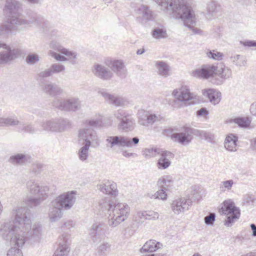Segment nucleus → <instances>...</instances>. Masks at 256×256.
Wrapping results in <instances>:
<instances>
[{
    "label": "nucleus",
    "mask_w": 256,
    "mask_h": 256,
    "mask_svg": "<svg viewBox=\"0 0 256 256\" xmlns=\"http://www.w3.org/2000/svg\"><path fill=\"white\" fill-rule=\"evenodd\" d=\"M12 214L14 220H6L0 224V236L18 246L11 248L7 256H23L20 248H22L26 242H38L42 237V226L37 223L32 226L30 210L26 206H17L13 210Z\"/></svg>",
    "instance_id": "f257e3e1"
},
{
    "label": "nucleus",
    "mask_w": 256,
    "mask_h": 256,
    "mask_svg": "<svg viewBox=\"0 0 256 256\" xmlns=\"http://www.w3.org/2000/svg\"><path fill=\"white\" fill-rule=\"evenodd\" d=\"M162 10L166 12L176 19H181L184 25L192 30L194 34H198L200 30L195 28L196 18L194 12L183 0H154Z\"/></svg>",
    "instance_id": "f03ea898"
},
{
    "label": "nucleus",
    "mask_w": 256,
    "mask_h": 256,
    "mask_svg": "<svg viewBox=\"0 0 256 256\" xmlns=\"http://www.w3.org/2000/svg\"><path fill=\"white\" fill-rule=\"evenodd\" d=\"M32 24L42 27L45 24L44 18L36 14L30 19L12 16L6 22L0 24V36L8 37L9 34L16 31L19 26H31Z\"/></svg>",
    "instance_id": "7ed1b4c3"
},
{
    "label": "nucleus",
    "mask_w": 256,
    "mask_h": 256,
    "mask_svg": "<svg viewBox=\"0 0 256 256\" xmlns=\"http://www.w3.org/2000/svg\"><path fill=\"white\" fill-rule=\"evenodd\" d=\"M26 188L30 194L36 196L30 197L26 200V204L32 208L40 206L48 196L49 187L40 184L34 180H28L26 183Z\"/></svg>",
    "instance_id": "20e7f679"
},
{
    "label": "nucleus",
    "mask_w": 256,
    "mask_h": 256,
    "mask_svg": "<svg viewBox=\"0 0 256 256\" xmlns=\"http://www.w3.org/2000/svg\"><path fill=\"white\" fill-rule=\"evenodd\" d=\"M79 141H82V146L78 151V158L86 161L88 157L90 147L92 144H98V138L95 130L90 128H80L78 130Z\"/></svg>",
    "instance_id": "39448f33"
},
{
    "label": "nucleus",
    "mask_w": 256,
    "mask_h": 256,
    "mask_svg": "<svg viewBox=\"0 0 256 256\" xmlns=\"http://www.w3.org/2000/svg\"><path fill=\"white\" fill-rule=\"evenodd\" d=\"M130 207L126 203L116 204L113 208L112 216L108 220L109 226L114 228L126 220L130 214Z\"/></svg>",
    "instance_id": "423d86ee"
},
{
    "label": "nucleus",
    "mask_w": 256,
    "mask_h": 256,
    "mask_svg": "<svg viewBox=\"0 0 256 256\" xmlns=\"http://www.w3.org/2000/svg\"><path fill=\"white\" fill-rule=\"evenodd\" d=\"M105 142L108 149H114L115 146L132 148L138 143L139 138L138 137L131 138L122 136H108Z\"/></svg>",
    "instance_id": "0eeeda50"
},
{
    "label": "nucleus",
    "mask_w": 256,
    "mask_h": 256,
    "mask_svg": "<svg viewBox=\"0 0 256 256\" xmlns=\"http://www.w3.org/2000/svg\"><path fill=\"white\" fill-rule=\"evenodd\" d=\"M52 106L62 111L76 112L80 108V101L78 98H56L52 102Z\"/></svg>",
    "instance_id": "6e6552de"
},
{
    "label": "nucleus",
    "mask_w": 256,
    "mask_h": 256,
    "mask_svg": "<svg viewBox=\"0 0 256 256\" xmlns=\"http://www.w3.org/2000/svg\"><path fill=\"white\" fill-rule=\"evenodd\" d=\"M223 206L220 210L222 214L227 215V218L225 220L224 224L230 226L234 220L239 218L240 216V209L234 206V202L230 199L224 200Z\"/></svg>",
    "instance_id": "1a4fd4ad"
},
{
    "label": "nucleus",
    "mask_w": 256,
    "mask_h": 256,
    "mask_svg": "<svg viewBox=\"0 0 256 256\" xmlns=\"http://www.w3.org/2000/svg\"><path fill=\"white\" fill-rule=\"evenodd\" d=\"M41 126L44 130L52 132H62L70 128V122L66 119L55 118L42 122Z\"/></svg>",
    "instance_id": "9d476101"
},
{
    "label": "nucleus",
    "mask_w": 256,
    "mask_h": 256,
    "mask_svg": "<svg viewBox=\"0 0 256 256\" xmlns=\"http://www.w3.org/2000/svg\"><path fill=\"white\" fill-rule=\"evenodd\" d=\"M193 135H194V128L184 126L178 132L172 134L170 138L174 142L186 146L191 142L193 139Z\"/></svg>",
    "instance_id": "9b49d317"
},
{
    "label": "nucleus",
    "mask_w": 256,
    "mask_h": 256,
    "mask_svg": "<svg viewBox=\"0 0 256 256\" xmlns=\"http://www.w3.org/2000/svg\"><path fill=\"white\" fill-rule=\"evenodd\" d=\"M76 191L74 190L64 192L54 200L52 204L58 206L62 210H68L76 202Z\"/></svg>",
    "instance_id": "f8f14e48"
},
{
    "label": "nucleus",
    "mask_w": 256,
    "mask_h": 256,
    "mask_svg": "<svg viewBox=\"0 0 256 256\" xmlns=\"http://www.w3.org/2000/svg\"><path fill=\"white\" fill-rule=\"evenodd\" d=\"M108 227L104 223L95 222L89 229V236L94 243H98L104 238Z\"/></svg>",
    "instance_id": "ddd939ff"
},
{
    "label": "nucleus",
    "mask_w": 256,
    "mask_h": 256,
    "mask_svg": "<svg viewBox=\"0 0 256 256\" xmlns=\"http://www.w3.org/2000/svg\"><path fill=\"white\" fill-rule=\"evenodd\" d=\"M0 52V64H7L20 56L22 54L20 49L12 48L10 46L6 45V48Z\"/></svg>",
    "instance_id": "4468645a"
},
{
    "label": "nucleus",
    "mask_w": 256,
    "mask_h": 256,
    "mask_svg": "<svg viewBox=\"0 0 256 256\" xmlns=\"http://www.w3.org/2000/svg\"><path fill=\"white\" fill-rule=\"evenodd\" d=\"M192 200L189 198H178L171 204V208L174 214H179L188 210L192 205Z\"/></svg>",
    "instance_id": "2eb2a0df"
},
{
    "label": "nucleus",
    "mask_w": 256,
    "mask_h": 256,
    "mask_svg": "<svg viewBox=\"0 0 256 256\" xmlns=\"http://www.w3.org/2000/svg\"><path fill=\"white\" fill-rule=\"evenodd\" d=\"M56 50L58 52L64 54L66 57L56 52H51V56L54 58L56 60L58 61L70 60L72 64H76L75 60L76 58V54L75 52L70 51L60 46H58Z\"/></svg>",
    "instance_id": "dca6fc26"
},
{
    "label": "nucleus",
    "mask_w": 256,
    "mask_h": 256,
    "mask_svg": "<svg viewBox=\"0 0 256 256\" xmlns=\"http://www.w3.org/2000/svg\"><path fill=\"white\" fill-rule=\"evenodd\" d=\"M172 95L178 101L186 102L194 98L195 96L190 92L186 86H182L180 88L173 90Z\"/></svg>",
    "instance_id": "f3484780"
},
{
    "label": "nucleus",
    "mask_w": 256,
    "mask_h": 256,
    "mask_svg": "<svg viewBox=\"0 0 256 256\" xmlns=\"http://www.w3.org/2000/svg\"><path fill=\"white\" fill-rule=\"evenodd\" d=\"M217 66L212 64H205L202 66L200 68L196 69L192 72V76L195 77L208 78L216 74Z\"/></svg>",
    "instance_id": "a211bd4d"
},
{
    "label": "nucleus",
    "mask_w": 256,
    "mask_h": 256,
    "mask_svg": "<svg viewBox=\"0 0 256 256\" xmlns=\"http://www.w3.org/2000/svg\"><path fill=\"white\" fill-rule=\"evenodd\" d=\"M158 155L160 158L156 163L158 168L160 170L166 169L170 166L171 160L174 158V154L162 149Z\"/></svg>",
    "instance_id": "6ab92c4d"
},
{
    "label": "nucleus",
    "mask_w": 256,
    "mask_h": 256,
    "mask_svg": "<svg viewBox=\"0 0 256 256\" xmlns=\"http://www.w3.org/2000/svg\"><path fill=\"white\" fill-rule=\"evenodd\" d=\"M106 64L118 76L122 78L126 76L127 70L122 60H110L108 61Z\"/></svg>",
    "instance_id": "aec40b11"
},
{
    "label": "nucleus",
    "mask_w": 256,
    "mask_h": 256,
    "mask_svg": "<svg viewBox=\"0 0 256 256\" xmlns=\"http://www.w3.org/2000/svg\"><path fill=\"white\" fill-rule=\"evenodd\" d=\"M98 93L110 104H113L116 106H122L126 103V100L124 98L114 94H111L104 89L100 90Z\"/></svg>",
    "instance_id": "412c9836"
},
{
    "label": "nucleus",
    "mask_w": 256,
    "mask_h": 256,
    "mask_svg": "<svg viewBox=\"0 0 256 256\" xmlns=\"http://www.w3.org/2000/svg\"><path fill=\"white\" fill-rule=\"evenodd\" d=\"M92 72L95 76L103 80H109L114 76V74L111 70L98 64L94 66Z\"/></svg>",
    "instance_id": "4be33fe9"
},
{
    "label": "nucleus",
    "mask_w": 256,
    "mask_h": 256,
    "mask_svg": "<svg viewBox=\"0 0 256 256\" xmlns=\"http://www.w3.org/2000/svg\"><path fill=\"white\" fill-rule=\"evenodd\" d=\"M216 74L219 76L220 78L216 79L213 77L211 82L216 85H220L223 83L224 80L231 76L232 71L230 68L225 66H221L220 67L217 66V70H216Z\"/></svg>",
    "instance_id": "5701e85b"
},
{
    "label": "nucleus",
    "mask_w": 256,
    "mask_h": 256,
    "mask_svg": "<svg viewBox=\"0 0 256 256\" xmlns=\"http://www.w3.org/2000/svg\"><path fill=\"white\" fill-rule=\"evenodd\" d=\"M70 251L68 238L66 234H62L60 238L58 247L54 256H68Z\"/></svg>",
    "instance_id": "b1692460"
},
{
    "label": "nucleus",
    "mask_w": 256,
    "mask_h": 256,
    "mask_svg": "<svg viewBox=\"0 0 256 256\" xmlns=\"http://www.w3.org/2000/svg\"><path fill=\"white\" fill-rule=\"evenodd\" d=\"M42 88L45 94L52 96L60 95L64 92L63 89L60 86L50 82L44 83Z\"/></svg>",
    "instance_id": "393cba45"
},
{
    "label": "nucleus",
    "mask_w": 256,
    "mask_h": 256,
    "mask_svg": "<svg viewBox=\"0 0 256 256\" xmlns=\"http://www.w3.org/2000/svg\"><path fill=\"white\" fill-rule=\"evenodd\" d=\"M138 114V122L142 126H146L148 124H152L158 120L156 114H150L148 112L143 110H139Z\"/></svg>",
    "instance_id": "a878e982"
},
{
    "label": "nucleus",
    "mask_w": 256,
    "mask_h": 256,
    "mask_svg": "<svg viewBox=\"0 0 256 256\" xmlns=\"http://www.w3.org/2000/svg\"><path fill=\"white\" fill-rule=\"evenodd\" d=\"M202 94L214 104H218L221 100V93L214 89L204 90Z\"/></svg>",
    "instance_id": "bb28decb"
},
{
    "label": "nucleus",
    "mask_w": 256,
    "mask_h": 256,
    "mask_svg": "<svg viewBox=\"0 0 256 256\" xmlns=\"http://www.w3.org/2000/svg\"><path fill=\"white\" fill-rule=\"evenodd\" d=\"M162 246V244L154 240L147 241L140 248V252H156Z\"/></svg>",
    "instance_id": "cd10ccee"
},
{
    "label": "nucleus",
    "mask_w": 256,
    "mask_h": 256,
    "mask_svg": "<svg viewBox=\"0 0 256 256\" xmlns=\"http://www.w3.org/2000/svg\"><path fill=\"white\" fill-rule=\"evenodd\" d=\"M158 75L164 78H167L171 75L170 67L165 62L158 61L156 64Z\"/></svg>",
    "instance_id": "c85d7f7f"
},
{
    "label": "nucleus",
    "mask_w": 256,
    "mask_h": 256,
    "mask_svg": "<svg viewBox=\"0 0 256 256\" xmlns=\"http://www.w3.org/2000/svg\"><path fill=\"white\" fill-rule=\"evenodd\" d=\"M21 6L20 3L16 0H6L4 10L10 14H16Z\"/></svg>",
    "instance_id": "c756f323"
},
{
    "label": "nucleus",
    "mask_w": 256,
    "mask_h": 256,
    "mask_svg": "<svg viewBox=\"0 0 256 256\" xmlns=\"http://www.w3.org/2000/svg\"><path fill=\"white\" fill-rule=\"evenodd\" d=\"M238 137L234 134H228L226 138L224 148L228 151L236 152V142Z\"/></svg>",
    "instance_id": "7c9ffc66"
},
{
    "label": "nucleus",
    "mask_w": 256,
    "mask_h": 256,
    "mask_svg": "<svg viewBox=\"0 0 256 256\" xmlns=\"http://www.w3.org/2000/svg\"><path fill=\"white\" fill-rule=\"evenodd\" d=\"M98 189L104 194L116 196L118 194V191L116 188L115 184H110L108 182L104 184L98 185Z\"/></svg>",
    "instance_id": "2f4dec72"
},
{
    "label": "nucleus",
    "mask_w": 256,
    "mask_h": 256,
    "mask_svg": "<svg viewBox=\"0 0 256 256\" xmlns=\"http://www.w3.org/2000/svg\"><path fill=\"white\" fill-rule=\"evenodd\" d=\"M51 204H52V202ZM62 210L60 207L52 204V207L50 208L48 212V217L51 222H56L62 217Z\"/></svg>",
    "instance_id": "473e14b6"
},
{
    "label": "nucleus",
    "mask_w": 256,
    "mask_h": 256,
    "mask_svg": "<svg viewBox=\"0 0 256 256\" xmlns=\"http://www.w3.org/2000/svg\"><path fill=\"white\" fill-rule=\"evenodd\" d=\"M172 178L170 176H164L159 178L158 184L160 188L168 190L172 186Z\"/></svg>",
    "instance_id": "72a5a7b5"
},
{
    "label": "nucleus",
    "mask_w": 256,
    "mask_h": 256,
    "mask_svg": "<svg viewBox=\"0 0 256 256\" xmlns=\"http://www.w3.org/2000/svg\"><path fill=\"white\" fill-rule=\"evenodd\" d=\"M134 124V122L130 116L123 120L120 122L118 127L120 130L128 131L133 129Z\"/></svg>",
    "instance_id": "f704fd0d"
},
{
    "label": "nucleus",
    "mask_w": 256,
    "mask_h": 256,
    "mask_svg": "<svg viewBox=\"0 0 256 256\" xmlns=\"http://www.w3.org/2000/svg\"><path fill=\"white\" fill-rule=\"evenodd\" d=\"M84 124L91 127V128H90L94 130L92 128H100L102 124V116H100L98 118L87 120L84 122Z\"/></svg>",
    "instance_id": "c9c22d12"
},
{
    "label": "nucleus",
    "mask_w": 256,
    "mask_h": 256,
    "mask_svg": "<svg viewBox=\"0 0 256 256\" xmlns=\"http://www.w3.org/2000/svg\"><path fill=\"white\" fill-rule=\"evenodd\" d=\"M28 155L18 154L11 156L9 158V162L14 164H22L28 160Z\"/></svg>",
    "instance_id": "e433bc0d"
},
{
    "label": "nucleus",
    "mask_w": 256,
    "mask_h": 256,
    "mask_svg": "<svg viewBox=\"0 0 256 256\" xmlns=\"http://www.w3.org/2000/svg\"><path fill=\"white\" fill-rule=\"evenodd\" d=\"M151 34L152 36L156 39L164 38L167 37L166 30L163 26L154 28Z\"/></svg>",
    "instance_id": "4c0bfd02"
},
{
    "label": "nucleus",
    "mask_w": 256,
    "mask_h": 256,
    "mask_svg": "<svg viewBox=\"0 0 256 256\" xmlns=\"http://www.w3.org/2000/svg\"><path fill=\"white\" fill-rule=\"evenodd\" d=\"M194 136L204 138L209 142L212 143L214 142V136L210 132L194 128Z\"/></svg>",
    "instance_id": "58836bf2"
},
{
    "label": "nucleus",
    "mask_w": 256,
    "mask_h": 256,
    "mask_svg": "<svg viewBox=\"0 0 256 256\" xmlns=\"http://www.w3.org/2000/svg\"><path fill=\"white\" fill-rule=\"evenodd\" d=\"M162 150L156 148H146L142 151V154L146 158H150L158 155Z\"/></svg>",
    "instance_id": "ea45409f"
},
{
    "label": "nucleus",
    "mask_w": 256,
    "mask_h": 256,
    "mask_svg": "<svg viewBox=\"0 0 256 256\" xmlns=\"http://www.w3.org/2000/svg\"><path fill=\"white\" fill-rule=\"evenodd\" d=\"M142 18L146 20H152L154 17L152 12L146 6L142 5L139 8Z\"/></svg>",
    "instance_id": "a19ab883"
},
{
    "label": "nucleus",
    "mask_w": 256,
    "mask_h": 256,
    "mask_svg": "<svg viewBox=\"0 0 256 256\" xmlns=\"http://www.w3.org/2000/svg\"><path fill=\"white\" fill-rule=\"evenodd\" d=\"M199 186H193L188 191V196L187 198H189L192 200V199L194 200H198L201 198Z\"/></svg>",
    "instance_id": "79ce46f5"
},
{
    "label": "nucleus",
    "mask_w": 256,
    "mask_h": 256,
    "mask_svg": "<svg viewBox=\"0 0 256 256\" xmlns=\"http://www.w3.org/2000/svg\"><path fill=\"white\" fill-rule=\"evenodd\" d=\"M0 124L1 126H14L19 124L20 122L16 118L8 117V118H1L0 117Z\"/></svg>",
    "instance_id": "37998d69"
},
{
    "label": "nucleus",
    "mask_w": 256,
    "mask_h": 256,
    "mask_svg": "<svg viewBox=\"0 0 256 256\" xmlns=\"http://www.w3.org/2000/svg\"><path fill=\"white\" fill-rule=\"evenodd\" d=\"M219 5L216 1L212 0L207 4V12L208 14L214 16L218 12Z\"/></svg>",
    "instance_id": "c03bdc74"
},
{
    "label": "nucleus",
    "mask_w": 256,
    "mask_h": 256,
    "mask_svg": "<svg viewBox=\"0 0 256 256\" xmlns=\"http://www.w3.org/2000/svg\"><path fill=\"white\" fill-rule=\"evenodd\" d=\"M232 120L241 128H247L250 124V121L248 118L238 117L234 118Z\"/></svg>",
    "instance_id": "a18cd8bd"
},
{
    "label": "nucleus",
    "mask_w": 256,
    "mask_h": 256,
    "mask_svg": "<svg viewBox=\"0 0 256 256\" xmlns=\"http://www.w3.org/2000/svg\"><path fill=\"white\" fill-rule=\"evenodd\" d=\"M232 62L236 65L239 66H246V61L243 56L236 54L230 57Z\"/></svg>",
    "instance_id": "49530a36"
},
{
    "label": "nucleus",
    "mask_w": 256,
    "mask_h": 256,
    "mask_svg": "<svg viewBox=\"0 0 256 256\" xmlns=\"http://www.w3.org/2000/svg\"><path fill=\"white\" fill-rule=\"evenodd\" d=\"M234 182L232 180H228L222 181L220 184V188L222 192L230 191L231 190Z\"/></svg>",
    "instance_id": "de8ad7c7"
},
{
    "label": "nucleus",
    "mask_w": 256,
    "mask_h": 256,
    "mask_svg": "<svg viewBox=\"0 0 256 256\" xmlns=\"http://www.w3.org/2000/svg\"><path fill=\"white\" fill-rule=\"evenodd\" d=\"M98 207L99 209L102 212L108 211L112 208V205L109 200L102 199L100 201Z\"/></svg>",
    "instance_id": "09e8293b"
},
{
    "label": "nucleus",
    "mask_w": 256,
    "mask_h": 256,
    "mask_svg": "<svg viewBox=\"0 0 256 256\" xmlns=\"http://www.w3.org/2000/svg\"><path fill=\"white\" fill-rule=\"evenodd\" d=\"M206 54L208 58L217 60H222L224 56L222 53L214 50H210L207 52Z\"/></svg>",
    "instance_id": "8fccbe9b"
},
{
    "label": "nucleus",
    "mask_w": 256,
    "mask_h": 256,
    "mask_svg": "<svg viewBox=\"0 0 256 256\" xmlns=\"http://www.w3.org/2000/svg\"><path fill=\"white\" fill-rule=\"evenodd\" d=\"M114 117L120 122L123 120L124 119L130 116L126 112L122 109H119L114 112Z\"/></svg>",
    "instance_id": "3c124183"
},
{
    "label": "nucleus",
    "mask_w": 256,
    "mask_h": 256,
    "mask_svg": "<svg viewBox=\"0 0 256 256\" xmlns=\"http://www.w3.org/2000/svg\"><path fill=\"white\" fill-rule=\"evenodd\" d=\"M52 75V71L50 70V68H48L42 70L36 76L37 80H43L50 77Z\"/></svg>",
    "instance_id": "603ef678"
},
{
    "label": "nucleus",
    "mask_w": 256,
    "mask_h": 256,
    "mask_svg": "<svg viewBox=\"0 0 256 256\" xmlns=\"http://www.w3.org/2000/svg\"><path fill=\"white\" fill-rule=\"evenodd\" d=\"M52 71V74L59 73L64 72L65 70L64 66L59 64H54L50 68Z\"/></svg>",
    "instance_id": "864d4df0"
},
{
    "label": "nucleus",
    "mask_w": 256,
    "mask_h": 256,
    "mask_svg": "<svg viewBox=\"0 0 256 256\" xmlns=\"http://www.w3.org/2000/svg\"><path fill=\"white\" fill-rule=\"evenodd\" d=\"M26 61L28 64H34L39 61V56L35 54H30L26 56Z\"/></svg>",
    "instance_id": "5fc2aeb1"
},
{
    "label": "nucleus",
    "mask_w": 256,
    "mask_h": 256,
    "mask_svg": "<svg viewBox=\"0 0 256 256\" xmlns=\"http://www.w3.org/2000/svg\"><path fill=\"white\" fill-rule=\"evenodd\" d=\"M166 190L161 188L157 192H156L154 195L153 197L154 198H158L162 200H166L167 198V194H166Z\"/></svg>",
    "instance_id": "6e6d98bb"
},
{
    "label": "nucleus",
    "mask_w": 256,
    "mask_h": 256,
    "mask_svg": "<svg viewBox=\"0 0 256 256\" xmlns=\"http://www.w3.org/2000/svg\"><path fill=\"white\" fill-rule=\"evenodd\" d=\"M216 220V214L214 212L210 213L208 216L204 218V222L208 226H212Z\"/></svg>",
    "instance_id": "4d7b16f0"
},
{
    "label": "nucleus",
    "mask_w": 256,
    "mask_h": 256,
    "mask_svg": "<svg viewBox=\"0 0 256 256\" xmlns=\"http://www.w3.org/2000/svg\"><path fill=\"white\" fill-rule=\"evenodd\" d=\"M146 211V220H155L158 219L159 214L158 212L153 210Z\"/></svg>",
    "instance_id": "13d9d810"
},
{
    "label": "nucleus",
    "mask_w": 256,
    "mask_h": 256,
    "mask_svg": "<svg viewBox=\"0 0 256 256\" xmlns=\"http://www.w3.org/2000/svg\"><path fill=\"white\" fill-rule=\"evenodd\" d=\"M20 129L21 131L28 132L30 134H34L37 131V130L34 128V126L31 124L22 126L20 127Z\"/></svg>",
    "instance_id": "bf43d9fd"
},
{
    "label": "nucleus",
    "mask_w": 256,
    "mask_h": 256,
    "mask_svg": "<svg viewBox=\"0 0 256 256\" xmlns=\"http://www.w3.org/2000/svg\"><path fill=\"white\" fill-rule=\"evenodd\" d=\"M110 248V245L108 242H104L98 246V252L101 254H104Z\"/></svg>",
    "instance_id": "052dcab7"
},
{
    "label": "nucleus",
    "mask_w": 256,
    "mask_h": 256,
    "mask_svg": "<svg viewBox=\"0 0 256 256\" xmlns=\"http://www.w3.org/2000/svg\"><path fill=\"white\" fill-rule=\"evenodd\" d=\"M240 42L244 46L256 47V40H246L244 42L240 41Z\"/></svg>",
    "instance_id": "680f3d73"
},
{
    "label": "nucleus",
    "mask_w": 256,
    "mask_h": 256,
    "mask_svg": "<svg viewBox=\"0 0 256 256\" xmlns=\"http://www.w3.org/2000/svg\"><path fill=\"white\" fill-rule=\"evenodd\" d=\"M43 166L41 164H36L32 166V172L36 174H38L42 170Z\"/></svg>",
    "instance_id": "e2e57ef3"
},
{
    "label": "nucleus",
    "mask_w": 256,
    "mask_h": 256,
    "mask_svg": "<svg viewBox=\"0 0 256 256\" xmlns=\"http://www.w3.org/2000/svg\"><path fill=\"white\" fill-rule=\"evenodd\" d=\"M244 200L248 204H253L256 202V199L252 195H246L244 198Z\"/></svg>",
    "instance_id": "0e129e2a"
},
{
    "label": "nucleus",
    "mask_w": 256,
    "mask_h": 256,
    "mask_svg": "<svg viewBox=\"0 0 256 256\" xmlns=\"http://www.w3.org/2000/svg\"><path fill=\"white\" fill-rule=\"evenodd\" d=\"M208 114V111L204 108H202L196 112V114L198 116H207Z\"/></svg>",
    "instance_id": "69168bd1"
},
{
    "label": "nucleus",
    "mask_w": 256,
    "mask_h": 256,
    "mask_svg": "<svg viewBox=\"0 0 256 256\" xmlns=\"http://www.w3.org/2000/svg\"><path fill=\"white\" fill-rule=\"evenodd\" d=\"M146 211H139L137 212L135 218L136 220V218H138L140 219H144L146 220Z\"/></svg>",
    "instance_id": "338daca9"
},
{
    "label": "nucleus",
    "mask_w": 256,
    "mask_h": 256,
    "mask_svg": "<svg viewBox=\"0 0 256 256\" xmlns=\"http://www.w3.org/2000/svg\"><path fill=\"white\" fill-rule=\"evenodd\" d=\"M250 111L253 115L256 116V104H253L250 106Z\"/></svg>",
    "instance_id": "774afa93"
}]
</instances>
